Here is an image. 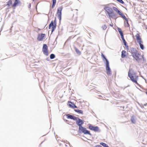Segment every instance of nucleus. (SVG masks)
Listing matches in <instances>:
<instances>
[{"instance_id": "25", "label": "nucleus", "mask_w": 147, "mask_h": 147, "mask_svg": "<svg viewBox=\"0 0 147 147\" xmlns=\"http://www.w3.org/2000/svg\"><path fill=\"white\" fill-rule=\"evenodd\" d=\"M100 144L104 147H105L107 145V144L103 142H101L100 143Z\"/></svg>"}, {"instance_id": "8", "label": "nucleus", "mask_w": 147, "mask_h": 147, "mask_svg": "<svg viewBox=\"0 0 147 147\" xmlns=\"http://www.w3.org/2000/svg\"><path fill=\"white\" fill-rule=\"evenodd\" d=\"M63 7L62 6L59 7L57 9V15L58 18L60 20H61V11L62 10Z\"/></svg>"}, {"instance_id": "32", "label": "nucleus", "mask_w": 147, "mask_h": 147, "mask_svg": "<svg viewBox=\"0 0 147 147\" xmlns=\"http://www.w3.org/2000/svg\"><path fill=\"white\" fill-rule=\"evenodd\" d=\"M109 25H110L111 26V27H113V24H110Z\"/></svg>"}, {"instance_id": "31", "label": "nucleus", "mask_w": 147, "mask_h": 147, "mask_svg": "<svg viewBox=\"0 0 147 147\" xmlns=\"http://www.w3.org/2000/svg\"><path fill=\"white\" fill-rule=\"evenodd\" d=\"M94 147H102L100 145H97Z\"/></svg>"}, {"instance_id": "27", "label": "nucleus", "mask_w": 147, "mask_h": 147, "mask_svg": "<svg viewBox=\"0 0 147 147\" xmlns=\"http://www.w3.org/2000/svg\"><path fill=\"white\" fill-rule=\"evenodd\" d=\"M116 0L121 3H122L123 4H124V2L122 0Z\"/></svg>"}, {"instance_id": "3", "label": "nucleus", "mask_w": 147, "mask_h": 147, "mask_svg": "<svg viewBox=\"0 0 147 147\" xmlns=\"http://www.w3.org/2000/svg\"><path fill=\"white\" fill-rule=\"evenodd\" d=\"M128 76L130 80L133 82L137 84H138L137 82L138 76L137 75L136 73L134 72L133 70L131 69L129 71Z\"/></svg>"}, {"instance_id": "10", "label": "nucleus", "mask_w": 147, "mask_h": 147, "mask_svg": "<svg viewBox=\"0 0 147 147\" xmlns=\"http://www.w3.org/2000/svg\"><path fill=\"white\" fill-rule=\"evenodd\" d=\"M118 30L120 34L121 38L123 42L124 45H127V42L124 38L123 34L121 30V28H118Z\"/></svg>"}, {"instance_id": "18", "label": "nucleus", "mask_w": 147, "mask_h": 147, "mask_svg": "<svg viewBox=\"0 0 147 147\" xmlns=\"http://www.w3.org/2000/svg\"><path fill=\"white\" fill-rule=\"evenodd\" d=\"M108 15L110 19L111 18H113L116 16L115 14L114 13L113 11H112L111 13H110L108 14Z\"/></svg>"}, {"instance_id": "7", "label": "nucleus", "mask_w": 147, "mask_h": 147, "mask_svg": "<svg viewBox=\"0 0 147 147\" xmlns=\"http://www.w3.org/2000/svg\"><path fill=\"white\" fill-rule=\"evenodd\" d=\"M79 132H82L85 134H88L91 135V134L90 132L86 129V128L82 126L80 127L79 128Z\"/></svg>"}, {"instance_id": "29", "label": "nucleus", "mask_w": 147, "mask_h": 147, "mask_svg": "<svg viewBox=\"0 0 147 147\" xmlns=\"http://www.w3.org/2000/svg\"><path fill=\"white\" fill-rule=\"evenodd\" d=\"M75 21L76 22H77V17H76L74 19V21Z\"/></svg>"}, {"instance_id": "26", "label": "nucleus", "mask_w": 147, "mask_h": 147, "mask_svg": "<svg viewBox=\"0 0 147 147\" xmlns=\"http://www.w3.org/2000/svg\"><path fill=\"white\" fill-rule=\"evenodd\" d=\"M55 57V55L53 54H51L50 56V58L51 59H53Z\"/></svg>"}, {"instance_id": "12", "label": "nucleus", "mask_w": 147, "mask_h": 147, "mask_svg": "<svg viewBox=\"0 0 147 147\" xmlns=\"http://www.w3.org/2000/svg\"><path fill=\"white\" fill-rule=\"evenodd\" d=\"M113 9L118 14L121 16V17H125V15L122 13L118 9L115 7H113Z\"/></svg>"}, {"instance_id": "35", "label": "nucleus", "mask_w": 147, "mask_h": 147, "mask_svg": "<svg viewBox=\"0 0 147 147\" xmlns=\"http://www.w3.org/2000/svg\"><path fill=\"white\" fill-rule=\"evenodd\" d=\"M40 30V29H38V30Z\"/></svg>"}, {"instance_id": "6", "label": "nucleus", "mask_w": 147, "mask_h": 147, "mask_svg": "<svg viewBox=\"0 0 147 147\" xmlns=\"http://www.w3.org/2000/svg\"><path fill=\"white\" fill-rule=\"evenodd\" d=\"M56 19L53 22L52 21L49 26V29L52 28L51 32H52L56 28Z\"/></svg>"}, {"instance_id": "28", "label": "nucleus", "mask_w": 147, "mask_h": 147, "mask_svg": "<svg viewBox=\"0 0 147 147\" xmlns=\"http://www.w3.org/2000/svg\"><path fill=\"white\" fill-rule=\"evenodd\" d=\"M107 28V26L106 25H104L102 26V28L103 29L105 30Z\"/></svg>"}, {"instance_id": "5", "label": "nucleus", "mask_w": 147, "mask_h": 147, "mask_svg": "<svg viewBox=\"0 0 147 147\" xmlns=\"http://www.w3.org/2000/svg\"><path fill=\"white\" fill-rule=\"evenodd\" d=\"M101 56L102 57L105 59L106 62V70L107 73L108 75H110L111 74V69L109 67V62L107 59L105 57V56L104 55L103 53H101Z\"/></svg>"}, {"instance_id": "21", "label": "nucleus", "mask_w": 147, "mask_h": 147, "mask_svg": "<svg viewBox=\"0 0 147 147\" xmlns=\"http://www.w3.org/2000/svg\"><path fill=\"white\" fill-rule=\"evenodd\" d=\"M131 122L133 123H136V118L134 116H132L131 119Z\"/></svg>"}, {"instance_id": "17", "label": "nucleus", "mask_w": 147, "mask_h": 147, "mask_svg": "<svg viewBox=\"0 0 147 147\" xmlns=\"http://www.w3.org/2000/svg\"><path fill=\"white\" fill-rule=\"evenodd\" d=\"M105 10L107 12L108 14L111 13L113 11L112 9L109 7H106L105 8Z\"/></svg>"}, {"instance_id": "9", "label": "nucleus", "mask_w": 147, "mask_h": 147, "mask_svg": "<svg viewBox=\"0 0 147 147\" xmlns=\"http://www.w3.org/2000/svg\"><path fill=\"white\" fill-rule=\"evenodd\" d=\"M42 51L44 55L48 56L49 55L48 47L46 44H44L42 47Z\"/></svg>"}, {"instance_id": "2", "label": "nucleus", "mask_w": 147, "mask_h": 147, "mask_svg": "<svg viewBox=\"0 0 147 147\" xmlns=\"http://www.w3.org/2000/svg\"><path fill=\"white\" fill-rule=\"evenodd\" d=\"M14 1L13 3L12 0H9L7 2L6 6L8 9L12 8L15 9L16 6L18 5L20 3V1L19 0H12Z\"/></svg>"}, {"instance_id": "23", "label": "nucleus", "mask_w": 147, "mask_h": 147, "mask_svg": "<svg viewBox=\"0 0 147 147\" xmlns=\"http://www.w3.org/2000/svg\"><path fill=\"white\" fill-rule=\"evenodd\" d=\"M56 3V0H53V4L52 6V8H53L55 6Z\"/></svg>"}, {"instance_id": "1", "label": "nucleus", "mask_w": 147, "mask_h": 147, "mask_svg": "<svg viewBox=\"0 0 147 147\" xmlns=\"http://www.w3.org/2000/svg\"><path fill=\"white\" fill-rule=\"evenodd\" d=\"M130 51L132 56L136 61H140L143 59V56L141 55L136 48H131L130 49Z\"/></svg>"}, {"instance_id": "15", "label": "nucleus", "mask_w": 147, "mask_h": 147, "mask_svg": "<svg viewBox=\"0 0 147 147\" xmlns=\"http://www.w3.org/2000/svg\"><path fill=\"white\" fill-rule=\"evenodd\" d=\"M66 116L68 119H70L74 120H77L78 119V117H76L72 115L69 114L67 115H66Z\"/></svg>"}, {"instance_id": "14", "label": "nucleus", "mask_w": 147, "mask_h": 147, "mask_svg": "<svg viewBox=\"0 0 147 147\" xmlns=\"http://www.w3.org/2000/svg\"><path fill=\"white\" fill-rule=\"evenodd\" d=\"M76 120V124L78 125L79 128H80V127H82V126L81 125L84 123V122L82 120L79 119L78 118L77 120Z\"/></svg>"}, {"instance_id": "16", "label": "nucleus", "mask_w": 147, "mask_h": 147, "mask_svg": "<svg viewBox=\"0 0 147 147\" xmlns=\"http://www.w3.org/2000/svg\"><path fill=\"white\" fill-rule=\"evenodd\" d=\"M128 55V53L125 51L123 50L121 52V57L124 58L126 57Z\"/></svg>"}, {"instance_id": "34", "label": "nucleus", "mask_w": 147, "mask_h": 147, "mask_svg": "<svg viewBox=\"0 0 147 147\" xmlns=\"http://www.w3.org/2000/svg\"><path fill=\"white\" fill-rule=\"evenodd\" d=\"M146 93L147 95V91L146 92Z\"/></svg>"}, {"instance_id": "24", "label": "nucleus", "mask_w": 147, "mask_h": 147, "mask_svg": "<svg viewBox=\"0 0 147 147\" xmlns=\"http://www.w3.org/2000/svg\"><path fill=\"white\" fill-rule=\"evenodd\" d=\"M75 51L76 53L78 55H80L81 54V52L77 48H75Z\"/></svg>"}, {"instance_id": "33", "label": "nucleus", "mask_w": 147, "mask_h": 147, "mask_svg": "<svg viewBox=\"0 0 147 147\" xmlns=\"http://www.w3.org/2000/svg\"><path fill=\"white\" fill-rule=\"evenodd\" d=\"M105 147H109L108 145H107V146H106Z\"/></svg>"}, {"instance_id": "13", "label": "nucleus", "mask_w": 147, "mask_h": 147, "mask_svg": "<svg viewBox=\"0 0 147 147\" xmlns=\"http://www.w3.org/2000/svg\"><path fill=\"white\" fill-rule=\"evenodd\" d=\"M46 36L45 34H39L38 36L37 40L38 41H42L43 39L45 38V37Z\"/></svg>"}, {"instance_id": "36", "label": "nucleus", "mask_w": 147, "mask_h": 147, "mask_svg": "<svg viewBox=\"0 0 147 147\" xmlns=\"http://www.w3.org/2000/svg\"><path fill=\"white\" fill-rule=\"evenodd\" d=\"M34 0H33V1H34Z\"/></svg>"}, {"instance_id": "19", "label": "nucleus", "mask_w": 147, "mask_h": 147, "mask_svg": "<svg viewBox=\"0 0 147 147\" xmlns=\"http://www.w3.org/2000/svg\"><path fill=\"white\" fill-rule=\"evenodd\" d=\"M126 21V22H125V27H128L129 26V25L128 22V20L125 17H125H122Z\"/></svg>"}, {"instance_id": "4", "label": "nucleus", "mask_w": 147, "mask_h": 147, "mask_svg": "<svg viewBox=\"0 0 147 147\" xmlns=\"http://www.w3.org/2000/svg\"><path fill=\"white\" fill-rule=\"evenodd\" d=\"M135 36L137 42L139 44L140 48L142 50H144V47L142 44L143 42L140 35L139 34H137Z\"/></svg>"}, {"instance_id": "20", "label": "nucleus", "mask_w": 147, "mask_h": 147, "mask_svg": "<svg viewBox=\"0 0 147 147\" xmlns=\"http://www.w3.org/2000/svg\"><path fill=\"white\" fill-rule=\"evenodd\" d=\"M69 105V106L72 108H76L77 107L75 105V104L71 102H68Z\"/></svg>"}, {"instance_id": "22", "label": "nucleus", "mask_w": 147, "mask_h": 147, "mask_svg": "<svg viewBox=\"0 0 147 147\" xmlns=\"http://www.w3.org/2000/svg\"><path fill=\"white\" fill-rule=\"evenodd\" d=\"M75 111L76 112H77L81 114H83V111L81 110H79L78 109H75Z\"/></svg>"}, {"instance_id": "11", "label": "nucleus", "mask_w": 147, "mask_h": 147, "mask_svg": "<svg viewBox=\"0 0 147 147\" xmlns=\"http://www.w3.org/2000/svg\"><path fill=\"white\" fill-rule=\"evenodd\" d=\"M88 128L90 130L94 131H98L99 130V128L98 126L94 127L91 124L89 125Z\"/></svg>"}, {"instance_id": "30", "label": "nucleus", "mask_w": 147, "mask_h": 147, "mask_svg": "<svg viewBox=\"0 0 147 147\" xmlns=\"http://www.w3.org/2000/svg\"><path fill=\"white\" fill-rule=\"evenodd\" d=\"M125 47L126 49L127 50H128L129 49V47L128 45H125Z\"/></svg>"}]
</instances>
